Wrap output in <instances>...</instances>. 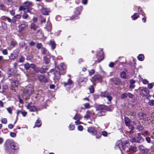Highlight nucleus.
<instances>
[{
    "instance_id": "25",
    "label": "nucleus",
    "mask_w": 154,
    "mask_h": 154,
    "mask_svg": "<svg viewBox=\"0 0 154 154\" xmlns=\"http://www.w3.org/2000/svg\"><path fill=\"white\" fill-rule=\"evenodd\" d=\"M2 28L4 29H6L7 28V25L6 23L4 22H2Z\"/></svg>"
},
{
    "instance_id": "18",
    "label": "nucleus",
    "mask_w": 154,
    "mask_h": 154,
    "mask_svg": "<svg viewBox=\"0 0 154 154\" xmlns=\"http://www.w3.org/2000/svg\"><path fill=\"white\" fill-rule=\"evenodd\" d=\"M50 45L51 46L52 49H54L56 46V44L55 42L53 41H50Z\"/></svg>"
},
{
    "instance_id": "13",
    "label": "nucleus",
    "mask_w": 154,
    "mask_h": 154,
    "mask_svg": "<svg viewBox=\"0 0 154 154\" xmlns=\"http://www.w3.org/2000/svg\"><path fill=\"white\" fill-rule=\"evenodd\" d=\"M88 132L94 135H95L97 133V131L94 128L91 127L88 128Z\"/></svg>"
},
{
    "instance_id": "2",
    "label": "nucleus",
    "mask_w": 154,
    "mask_h": 154,
    "mask_svg": "<svg viewBox=\"0 0 154 154\" xmlns=\"http://www.w3.org/2000/svg\"><path fill=\"white\" fill-rule=\"evenodd\" d=\"M33 92V88L32 86L31 85H28L26 88L23 95L29 96Z\"/></svg>"
},
{
    "instance_id": "5",
    "label": "nucleus",
    "mask_w": 154,
    "mask_h": 154,
    "mask_svg": "<svg viewBox=\"0 0 154 154\" xmlns=\"http://www.w3.org/2000/svg\"><path fill=\"white\" fill-rule=\"evenodd\" d=\"M60 70L58 67L55 68V71L54 72L55 78L57 79L58 80L60 77Z\"/></svg>"
},
{
    "instance_id": "26",
    "label": "nucleus",
    "mask_w": 154,
    "mask_h": 154,
    "mask_svg": "<svg viewBox=\"0 0 154 154\" xmlns=\"http://www.w3.org/2000/svg\"><path fill=\"white\" fill-rule=\"evenodd\" d=\"M31 28L35 30L37 28V26H35L34 23H32L31 25Z\"/></svg>"
},
{
    "instance_id": "50",
    "label": "nucleus",
    "mask_w": 154,
    "mask_h": 154,
    "mask_svg": "<svg viewBox=\"0 0 154 154\" xmlns=\"http://www.w3.org/2000/svg\"><path fill=\"white\" fill-rule=\"evenodd\" d=\"M94 73V71L93 69H92L89 71V74L90 75H91Z\"/></svg>"
},
{
    "instance_id": "52",
    "label": "nucleus",
    "mask_w": 154,
    "mask_h": 154,
    "mask_svg": "<svg viewBox=\"0 0 154 154\" xmlns=\"http://www.w3.org/2000/svg\"><path fill=\"white\" fill-rule=\"evenodd\" d=\"M21 113L23 116H25L27 114V112L25 111H23Z\"/></svg>"
},
{
    "instance_id": "31",
    "label": "nucleus",
    "mask_w": 154,
    "mask_h": 154,
    "mask_svg": "<svg viewBox=\"0 0 154 154\" xmlns=\"http://www.w3.org/2000/svg\"><path fill=\"white\" fill-rule=\"evenodd\" d=\"M1 122L4 124H6L7 122V119L6 118H3L1 120Z\"/></svg>"
},
{
    "instance_id": "40",
    "label": "nucleus",
    "mask_w": 154,
    "mask_h": 154,
    "mask_svg": "<svg viewBox=\"0 0 154 154\" xmlns=\"http://www.w3.org/2000/svg\"><path fill=\"white\" fill-rule=\"evenodd\" d=\"M2 53L4 55H7L8 54V51L7 49H4L2 51Z\"/></svg>"
},
{
    "instance_id": "27",
    "label": "nucleus",
    "mask_w": 154,
    "mask_h": 154,
    "mask_svg": "<svg viewBox=\"0 0 154 154\" xmlns=\"http://www.w3.org/2000/svg\"><path fill=\"white\" fill-rule=\"evenodd\" d=\"M89 90L91 93H93L94 92V88L93 86H91L89 88Z\"/></svg>"
},
{
    "instance_id": "37",
    "label": "nucleus",
    "mask_w": 154,
    "mask_h": 154,
    "mask_svg": "<svg viewBox=\"0 0 154 154\" xmlns=\"http://www.w3.org/2000/svg\"><path fill=\"white\" fill-rule=\"evenodd\" d=\"M60 67L61 68H62L63 70H64L66 69V66H65L64 64L63 63H61Z\"/></svg>"
},
{
    "instance_id": "39",
    "label": "nucleus",
    "mask_w": 154,
    "mask_h": 154,
    "mask_svg": "<svg viewBox=\"0 0 154 154\" xmlns=\"http://www.w3.org/2000/svg\"><path fill=\"white\" fill-rule=\"evenodd\" d=\"M28 15L27 14L25 13L23 14V19H26L28 18Z\"/></svg>"
},
{
    "instance_id": "19",
    "label": "nucleus",
    "mask_w": 154,
    "mask_h": 154,
    "mask_svg": "<svg viewBox=\"0 0 154 154\" xmlns=\"http://www.w3.org/2000/svg\"><path fill=\"white\" fill-rule=\"evenodd\" d=\"M138 59L141 61H143L144 59V57L143 54H139L138 57Z\"/></svg>"
},
{
    "instance_id": "48",
    "label": "nucleus",
    "mask_w": 154,
    "mask_h": 154,
    "mask_svg": "<svg viewBox=\"0 0 154 154\" xmlns=\"http://www.w3.org/2000/svg\"><path fill=\"white\" fill-rule=\"evenodd\" d=\"M10 136L12 137H15L16 136V134L15 133L11 132L10 133Z\"/></svg>"
},
{
    "instance_id": "45",
    "label": "nucleus",
    "mask_w": 154,
    "mask_h": 154,
    "mask_svg": "<svg viewBox=\"0 0 154 154\" xmlns=\"http://www.w3.org/2000/svg\"><path fill=\"white\" fill-rule=\"evenodd\" d=\"M102 135L104 136H107V133L106 131H103L102 133Z\"/></svg>"
},
{
    "instance_id": "8",
    "label": "nucleus",
    "mask_w": 154,
    "mask_h": 154,
    "mask_svg": "<svg viewBox=\"0 0 154 154\" xmlns=\"http://www.w3.org/2000/svg\"><path fill=\"white\" fill-rule=\"evenodd\" d=\"M149 93V90L147 88H143L141 90V94H143V96H147L148 94Z\"/></svg>"
},
{
    "instance_id": "10",
    "label": "nucleus",
    "mask_w": 154,
    "mask_h": 154,
    "mask_svg": "<svg viewBox=\"0 0 154 154\" xmlns=\"http://www.w3.org/2000/svg\"><path fill=\"white\" fill-rule=\"evenodd\" d=\"M101 96L102 97H106L109 101H110L111 100L112 98L111 97L109 96L106 92H104L102 93L101 95Z\"/></svg>"
},
{
    "instance_id": "33",
    "label": "nucleus",
    "mask_w": 154,
    "mask_h": 154,
    "mask_svg": "<svg viewBox=\"0 0 154 154\" xmlns=\"http://www.w3.org/2000/svg\"><path fill=\"white\" fill-rule=\"evenodd\" d=\"M137 139L134 137H133L132 138H131L130 139V141L132 143L134 142H137Z\"/></svg>"
},
{
    "instance_id": "28",
    "label": "nucleus",
    "mask_w": 154,
    "mask_h": 154,
    "mask_svg": "<svg viewBox=\"0 0 154 154\" xmlns=\"http://www.w3.org/2000/svg\"><path fill=\"white\" fill-rule=\"evenodd\" d=\"M25 68L26 69H28L30 68V65L29 63H26L24 65Z\"/></svg>"
},
{
    "instance_id": "30",
    "label": "nucleus",
    "mask_w": 154,
    "mask_h": 154,
    "mask_svg": "<svg viewBox=\"0 0 154 154\" xmlns=\"http://www.w3.org/2000/svg\"><path fill=\"white\" fill-rule=\"evenodd\" d=\"M41 51L43 54H46L47 51V50H46L44 48H42L41 49Z\"/></svg>"
},
{
    "instance_id": "62",
    "label": "nucleus",
    "mask_w": 154,
    "mask_h": 154,
    "mask_svg": "<svg viewBox=\"0 0 154 154\" xmlns=\"http://www.w3.org/2000/svg\"><path fill=\"white\" fill-rule=\"evenodd\" d=\"M100 107L102 109H104L106 108V107L104 105H101L100 106Z\"/></svg>"
},
{
    "instance_id": "51",
    "label": "nucleus",
    "mask_w": 154,
    "mask_h": 154,
    "mask_svg": "<svg viewBox=\"0 0 154 154\" xmlns=\"http://www.w3.org/2000/svg\"><path fill=\"white\" fill-rule=\"evenodd\" d=\"M11 15L13 16L15 14V11L14 10H12L10 12Z\"/></svg>"
},
{
    "instance_id": "21",
    "label": "nucleus",
    "mask_w": 154,
    "mask_h": 154,
    "mask_svg": "<svg viewBox=\"0 0 154 154\" xmlns=\"http://www.w3.org/2000/svg\"><path fill=\"white\" fill-rule=\"evenodd\" d=\"M81 118V117L80 115L76 114L74 117L73 119L76 120H79Z\"/></svg>"
},
{
    "instance_id": "36",
    "label": "nucleus",
    "mask_w": 154,
    "mask_h": 154,
    "mask_svg": "<svg viewBox=\"0 0 154 154\" xmlns=\"http://www.w3.org/2000/svg\"><path fill=\"white\" fill-rule=\"evenodd\" d=\"M69 128L70 130H73L75 128V126L73 125H70L69 126Z\"/></svg>"
},
{
    "instance_id": "57",
    "label": "nucleus",
    "mask_w": 154,
    "mask_h": 154,
    "mask_svg": "<svg viewBox=\"0 0 154 154\" xmlns=\"http://www.w3.org/2000/svg\"><path fill=\"white\" fill-rule=\"evenodd\" d=\"M3 105V103L1 100H0V106L1 107H3L4 106Z\"/></svg>"
},
{
    "instance_id": "9",
    "label": "nucleus",
    "mask_w": 154,
    "mask_h": 154,
    "mask_svg": "<svg viewBox=\"0 0 154 154\" xmlns=\"http://www.w3.org/2000/svg\"><path fill=\"white\" fill-rule=\"evenodd\" d=\"M27 109H29L31 112H34L36 110V109L35 106L33 105H32L31 104H29L27 106Z\"/></svg>"
},
{
    "instance_id": "32",
    "label": "nucleus",
    "mask_w": 154,
    "mask_h": 154,
    "mask_svg": "<svg viewBox=\"0 0 154 154\" xmlns=\"http://www.w3.org/2000/svg\"><path fill=\"white\" fill-rule=\"evenodd\" d=\"M153 85H154V83H149L148 85V87L149 89H151Z\"/></svg>"
},
{
    "instance_id": "4",
    "label": "nucleus",
    "mask_w": 154,
    "mask_h": 154,
    "mask_svg": "<svg viewBox=\"0 0 154 154\" xmlns=\"http://www.w3.org/2000/svg\"><path fill=\"white\" fill-rule=\"evenodd\" d=\"M119 143V146L121 145V146L122 147L124 150H125L126 148L128 147L129 146V143L128 141H126L123 142H120ZM119 148L120 149V146H119Z\"/></svg>"
},
{
    "instance_id": "12",
    "label": "nucleus",
    "mask_w": 154,
    "mask_h": 154,
    "mask_svg": "<svg viewBox=\"0 0 154 154\" xmlns=\"http://www.w3.org/2000/svg\"><path fill=\"white\" fill-rule=\"evenodd\" d=\"M136 139L137 140V143H141L143 140V139L141 137V134L139 133L137 134Z\"/></svg>"
},
{
    "instance_id": "16",
    "label": "nucleus",
    "mask_w": 154,
    "mask_h": 154,
    "mask_svg": "<svg viewBox=\"0 0 154 154\" xmlns=\"http://www.w3.org/2000/svg\"><path fill=\"white\" fill-rule=\"evenodd\" d=\"M125 122L126 125L127 126H129L130 124V120L127 117H125Z\"/></svg>"
},
{
    "instance_id": "61",
    "label": "nucleus",
    "mask_w": 154,
    "mask_h": 154,
    "mask_svg": "<svg viewBox=\"0 0 154 154\" xmlns=\"http://www.w3.org/2000/svg\"><path fill=\"white\" fill-rule=\"evenodd\" d=\"M45 71V70L43 69H41L40 70V72L41 73H44Z\"/></svg>"
},
{
    "instance_id": "46",
    "label": "nucleus",
    "mask_w": 154,
    "mask_h": 154,
    "mask_svg": "<svg viewBox=\"0 0 154 154\" xmlns=\"http://www.w3.org/2000/svg\"><path fill=\"white\" fill-rule=\"evenodd\" d=\"M25 60L24 58L23 57H21L20 59V62H23Z\"/></svg>"
},
{
    "instance_id": "24",
    "label": "nucleus",
    "mask_w": 154,
    "mask_h": 154,
    "mask_svg": "<svg viewBox=\"0 0 154 154\" xmlns=\"http://www.w3.org/2000/svg\"><path fill=\"white\" fill-rule=\"evenodd\" d=\"M8 112L10 114L12 113V107H9L6 108Z\"/></svg>"
},
{
    "instance_id": "34",
    "label": "nucleus",
    "mask_w": 154,
    "mask_h": 154,
    "mask_svg": "<svg viewBox=\"0 0 154 154\" xmlns=\"http://www.w3.org/2000/svg\"><path fill=\"white\" fill-rule=\"evenodd\" d=\"M84 106L86 108H89L91 107V106L89 103H86L84 105Z\"/></svg>"
},
{
    "instance_id": "15",
    "label": "nucleus",
    "mask_w": 154,
    "mask_h": 154,
    "mask_svg": "<svg viewBox=\"0 0 154 154\" xmlns=\"http://www.w3.org/2000/svg\"><path fill=\"white\" fill-rule=\"evenodd\" d=\"M11 85L13 87L16 88L19 85V82L15 80L12 82Z\"/></svg>"
},
{
    "instance_id": "41",
    "label": "nucleus",
    "mask_w": 154,
    "mask_h": 154,
    "mask_svg": "<svg viewBox=\"0 0 154 154\" xmlns=\"http://www.w3.org/2000/svg\"><path fill=\"white\" fill-rule=\"evenodd\" d=\"M78 130L80 131H82L83 129V127L82 126H79L78 127Z\"/></svg>"
},
{
    "instance_id": "54",
    "label": "nucleus",
    "mask_w": 154,
    "mask_h": 154,
    "mask_svg": "<svg viewBox=\"0 0 154 154\" xmlns=\"http://www.w3.org/2000/svg\"><path fill=\"white\" fill-rule=\"evenodd\" d=\"M75 124L77 125L81 123V122L79 121V120H77L75 122Z\"/></svg>"
},
{
    "instance_id": "29",
    "label": "nucleus",
    "mask_w": 154,
    "mask_h": 154,
    "mask_svg": "<svg viewBox=\"0 0 154 154\" xmlns=\"http://www.w3.org/2000/svg\"><path fill=\"white\" fill-rule=\"evenodd\" d=\"M149 104L151 106H153L154 105V100H150L149 102Z\"/></svg>"
},
{
    "instance_id": "14",
    "label": "nucleus",
    "mask_w": 154,
    "mask_h": 154,
    "mask_svg": "<svg viewBox=\"0 0 154 154\" xmlns=\"http://www.w3.org/2000/svg\"><path fill=\"white\" fill-rule=\"evenodd\" d=\"M27 25L24 24H22L20 25L19 26V30L20 32L23 30L25 28L27 27Z\"/></svg>"
},
{
    "instance_id": "22",
    "label": "nucleus",
    "mask_w": 154,
    "mask_h": 154,
    "mask_svg": "<svg viewBox=\"0 0 154 154\" xmlns=\"http://www.w3.org/2000/svg\"><path fill=\"white\" fill-rule=\"evenodd\" d=\"M139 16V15L137 13H135L131 17L134 20H135Z\"/></svg>"
},
{
    "instance_id": "55",
    "label": "nucleus",
    "mask_w": 154,
    "mask_h": 154,
    "mask_svg": "<svg viewBox=\"0 0 154 154\" xmlns=\"http://www.w3.org/2000/svg\"><path fill=\"white\" fill-rule=\"evenodd\" d=\"M35 65L34 64H31L30 65V67L33 69L35 67Z\"/></svg>"
},
{
    "instance_id": "6",
    "label": "nucleus",
    "mask_w": 154,
    "mask_h": 154,
    "mask_svg": "<svg viewBox=\"0 0 154 154\" xmlns=\"http://www.w3.org/2000/svg\"><path fill=\"white\" fill-rule=\"evenodd\" d=\"M94 114V113L93 111H88L86 112L84 118L88 119L90 117H93V116Z\"/></svg>"
},
{
    "instance_id": "7",
    "label": "nucleus",
    "mask_w": 154,
    "mask_h": 154,
    "mask_svg": "<svg viewBox=\"0 0 154 154\" xmlns=\"http://www.w3.org/2000/svg\"><path fill=\"white\" fill-rule=\"evenodd\" d=\"M39 80L42 82H45L48 81V79L44 75H42L39 76Z\"/></svg>"
},
{
    "instance_id": "59",
    "label": "nucleus",
    "mask_w": 154,
    "mask_h": 154,
    "mask_svg": "<svg viewBox=\"0 0 154 154\" xmlns=\"http://www.w3.org/2000/svg\"><path fill=\"white\" fill-rule=\"evenodd\" d=\"M75 12L76 14H79L80 13V11L79 10H78L76 9V11Z\"/></svg>"
},
{
    "instance_id": "56",
    "label": "nucleus",
    "mask_w": 154,
    "mask_h": 154,
    "mask_svg": "<svg viewBox=\"0 0 154 154\" xmlns=\"http://www.w3.org/2000/svg\"><path fill=\"white\" fill-rule=\"evenodd\" d=\"M129 127V128L131 130H133L134 129V127L131 125H129V126H128Z\"/></svg>"
},
{
    "instance_id": "23",
    "label": "nucleus",
    "mask_w": 154,
    "mask_h": 154,
    "mask_svg": "<svg viewBox=\"0 0 154 154\" xmlns=\"http://www.w3.org/2000/svg\"><path fill=\"white\" fill-rule=\"evenodd\" d=\"M41 125V123L40 122L37 120L35 123V126L38 127H40Z\"/></svg>"
},
{
    "instance_id": "1",
    "label": "nucleus",
    "mask_w": 154,
    "mask_h": 154,
    "mask_svg": "<svg viewBox=\"0 0 154 154\" xmlns=\"http://www.w3.org/2000/svg\"><path fill=\"white\" fill-rule=\"evenodd\" d=\"M23 5L24 6H21L19 8V10L23 11L25 12H30V10L31 8L29 7V6L32 5V2L27 1L25 2Z\"/></svg>"
},
{
    "instance_id": "20",
    "label": "nucleus",
    "mask_w": 154,
    "mask_h": 154,
    "mask_svg": "<svg viewBox=\"0 0 154 154\" xmlns=\"http://www.w3.org/2000/svg\"><path fill=\"white\" fill-rule=\"evenodd\" d=\"M120 76L123 79H125L126 78V73L124 71L122 72L120 74Z\"/></svg>"
},
{
    "instance_id": "38",
    "label": "nucleus",
    "mask_w": 154,
    "mask_h": 154,
    "mask_svg": "<svg viewBox=\"0 0 154 154\" xmlns=\"http://www.w3.org/2000/svg\"><path fill=\"white\" fill-rule=\"evenodd\" d=\"M149 151L147 148H144V149L142 151V152L145 153H147Z\"/></svg>"
},
{
    "instance_id": "3",
    "label": "nucleus",
    "mask_w": 154,
    "mask_h": 154,
    "mask_svg": "<svg viewBox=\"0 0 154 154\" xmlns=\"http://www.w3.org/2000/svg\"><path fill=\"white\" fill-rule=\"evenodd\" d=\"M6 144L8 145H10L11 148L12 149H17L18 148V144L12 140H7Z\"/></svg>"
},
{
    "instance_id": "44",
    "label": "nucleus",
    "mask_w": 154,
    "mask_h": 154,
    "mask_svg": "<svg viewBox=\"0 0 154 154\" xmlns=\"http://www.w3.org/2000/svg\"><path fill=\"white\" fill-rule=\"evenodd\" d=\"M142 82L144 84H146L148 83V81L146 79H144L143 80Z\"/></svg>"
},
{
    "instance_id": "47",
    "label": "nucleus",
    "mask_w": 154,
    "mask_h": 154,
    "mask_svg": "<svg viewBox=\"0 0 154 154\" xmlns=\"http://www.w3.org/2000/svg\"><path fill=\"white\" fill-rule=\"evenodd\" d=\"M14 127L13 125L12 124H10L8 125V128L10 129H12Z\"/></svg>"
},
{
    "instance_id": "63",
    "label": "nucleus",
    "mask_w": 154,
    "mask_h": 154,
    "mask_svg": "<svg viewBox=\"0 0 154 154\" xmlns=\"http://www.w3.org/2000/svg\"><path fill=\"white\" fill-rule=\"evenodd\" d=\"M15 17L17 18L20 19L21 18V16L20 15L18 14L16 15Z\"/></svg>"
},
{
    "instance_id": "60",
    "label": "nucleus",
    "mask_w": 154,
    "mask_h": 154,
    "mask_svg": "<svg viewBox=\"0 0 154 154\" xmlns=\"http://www.w3.org/2000/svg\"><path fill=\"white\" fill-rule=\"evenodd\" d=\"M87 0H82V3L85 5L87 4Z\"/></svg>"
},
{
    "instance_id": "53",
    "label": "nucleus",
    "mask_w": 154,
    "mask_h": 154,
    "mask_svg": "<svg viewBox=\"0 0 154 154\" xmlns=\"http://www.w3.org/2000/svg\"><path fill=\"white\" fill-rule=\"evenodd\" d=\"M139 148L140 149V150H141L142 151L144 149V147L142 145H140L139 146Z\"/></svg>"
},
{
    "instance_id": "64",
    "label": "nucleus",
    "mask_w": 154,
    "mask_h": 154,
    "mask_svg": "<svg viewBox=\"0 0 154 154\" xmlns=\"http://www.w3.org/2000/svg\"><path fill=\"white\" fill-rule=\"evenodd\" d=\"M135 87V85H130L129 87L131 88H134Z\"/></svg>"
},
{
    "instance_id": "35",
    "label": "nucleus",
    "mask_w": 154,
    "mask_h": 154,
    "mask_svg": "<svg viewBox=\"0 0 154 154\" xmlns=\"http://www.w3.org/2000/svg\"><path fill=\"white\" fill-rule=\"evenodd\" d=\"M128 94L126 93L122 94L121 96V97L122 98H125L127 97Z\"/></svg>"
},
{
    "instance_id": "49",
    "label": "nucleus",
    "mask_w": 154,
    "mask_h": 154,
    "mask_svg": "<svg viewBox=\"0 0 154 154\" xmlns=\"http://www.w3.org/2000/svg\"><path fill=\"white\" fill-rule=\"evenodd\" d=\"M41 47H42V44L41 43H38L37 44L36 47L38 49H40V48H41Z\"/></svg>"
},
{
    "instance_id": "11",
    "label": "nucleus",
    "mask_w": 154,
    "mask_h": 154,
    "mask_svg": "<svg viewBox=\"0 0 154 154\" xmlns=\"http://www.w3.org/2000/svg\"><path fill=\"white\" fill-rule=\"evenodd\" d=\"M42 14L45 15H48L49 12V9L43 7L42 9Z\"/></svg>"
},
{
    "instance_id": "42",
    "label": "nucleus",
    "mask_w": 154,
    "mask_h": 154,
    "mask_svg": "<svg viewBox=\"0 0 154 154\" xmlns=\"http://www.w3.org/2000/svg\"><path fill=\"white\" fill-rule=\"evenodd\" d=\"M114 65V63L113 62H110L109 65V67H113Z\"/></svg>"
},
{
    "instance_id": "17",
    "label": "nucleus",
    "mask_w": 154,
    "mask_h": 154,
    "mask_svg": "<svg viewBox=\"0 0 154 154\" xmlns=\"http://www.w3.org/2000/svg\"><path fill=\"white\" fill-rule=\"evenodd\" d=\"M73 84V82L70 79H69L66 83L64 82V86H65L67 85H71Z\"/></svg>"
},
{
    "instance_id": "58",
    "label": "nucleus",
    "mask_w": 154,
    "mask_h": 154,
    "mask_svg": "<svg viewBox=\"0 0 154 154\" xmlns=\"http://www.w3.org/2000/svg\"><path fill=\"white\" fill-rule=\"evenodd\" d=\"M128 96L129 97H131V98H132L133 97V96H134L133 95L131 94H130V93H129L128 94Z\"/></svg>"
},
{
    "instance_id": "43",
    "label": "nucleus",
    "mask_w": 154,
    "mask_h": 154,
    "mask_svg": "<svg viewBox=\"0 0 154 154\" xmlns=\"http://www.w3.org/2000/svg\"><path fill=\"white\" fill-rule=\"evenodd\" d=\"M146 140L148 143H150L151 142L150 138L149 137H147L146 138Z\"/></svg>"
}]
</instances>
